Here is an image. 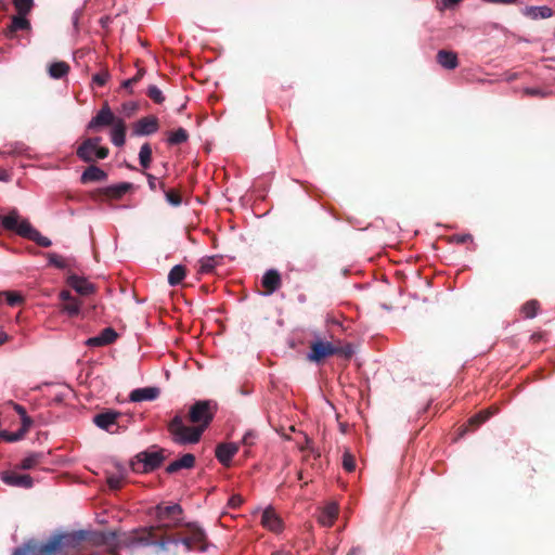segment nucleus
Masks as SVG:
<instances>
[{
	"label": "nucleus",
	"mask_w": 555,
	"mask_h": 555,
	"mask_svg": "<svg viewBox=\"0 0 555 555\" xmlns=\"http://www.w3.org/2000/svg\"><path fill=\"white\" fill-rule=\"evenodd\" d=\"M152 515L157 521L156 526L141 527L122 534L115 543L112 553L117 555L119 548L137 546H155L158 553V541L164 534H170L172 529H179L184 522L183 509L178 503H160L153 509Z\"/></svg>",
	"instance_id": "1"
},
{
	"label": "nucleus",
	"mask_w": 555,
	"mask_h": 555,
	"mask_svg": "<svg viewBox=\"0 0 555 555\" xmlns=\"http://www.w3.org/2000/svg\"><path fill=\"white\" fill-rule=\"evenodd\" d=\"M215 412L216 406L210 401H196L188 413L192 426L185 425L183 415L176 414L167 425L171 440L180 446L197 443L211 423Z\"/></svg>",
	"instance_id": "2"
},
{
	"label": "nucleus",
	"mask_w": 555,
	"mask_h": 555,
	"mask_svg": "<svg viewBox=\"0 0 555 555\" xmlns=\"http://www.w3.org/2000/svg\"><path fill=\"white\" fill-rule=\"evenodd\" d=\"M180 530L172 534H164L158 541V552H167L170 545L182 544L186 552L207 550V535L196 522L182 524Z\"/></svg>",
	"instance_id": "3"
},
{
	"label": "nucleus",
	"mask_w": 555,
	"mask_h": 555,
	"mask_svg": "<svg viewBox=\"0 0 555 555\" xmlns=\"http://www.w3.org/2000/svg\"><path fill=\"white\" fill-rule=\"evenodd\" d=\"M310 351L307 354V359L310 362L321 363L326 358L338 356L346 360L352 358L354 350L351 344L343 345L340 340L328 341L315 335L314 339L310 343Z\"/></svg>",
	"instance_id": "4"
},
{
	"label": "nucleus",
	"mask_w": 555,
	"mask_h": 555,
	"mask_svg": "<svg viewBox=\"0 0 555 555\" xmlns=\"http://www.w3.org/2000/svg\"><path fill=\"white\" fill-rule=\"evenodd\" d=\"M1 225L21 237L35 242L41 247H50L52 242L35 229L27 219L21 218L17 209H11L8 215L0 216Z\"/></svg>",
	"instance_id": "5"
},
{
	"label": "nucleus",
	"mask_w": 555,
	"mask_h": 555,
	"mask_svg": "<svg viewBox=\"0 0 555 555\" xmlns=\"http://www.w3.org/2000/svg\"><path fill=\"white\" fill-rule=\"evenodd\" d=\"M86 531H76L66 534H56L41 544L38 548V555H55L63 547H77L87 539Z\"/></svg>",
	"instance_id": "6"
},
{
	"label": "nucleus",
	"mask_w": 555,
	"mask_h": 555,
	"mask_svg": "<svg viewBox=\"0 0 555 555\" xmlns=\"http://www.w3.org/2000/svg\"><path fill=\"white\" fill-rule=\"evenodd\" d=\"M100 137L86 139L77 149V156L85 163H93L96 159H104L108 156V149L100 146Z\"/></svg>",
	"instance_id": "7"
},
{
	"label": "nucleus",
	"mask_w": 555,
	"mask_h": 555,
	"mask_svg": "<svg viewBox=\"0 0 555 555\" xmlns=\"http://www.w3.org/2000/svg\"><path fill=\"white\" fill-rule=\"evenodd\" d=\"M124 415L120 412L113 410H105L93 416V423L101 429L107 433L115 434L122 427L121 421Z\"/></svg>",
	"instance_id": "8"
},
{
	"label": "nucleus",
	"mask_w": 555,
	"mask_h": 555,
	"mask_svg": "<svg viewBox=\"0 0 555 555\" xmlns=\"http://www.w3.org/2000/svg\"><path fill=\"white\" fill-rule=\"evenodd\" d=\"M164 452V449H158L146 450L138 453L135 457L138 460V465H142L141 470L147 473L158 468L165 461ZM133 469L140 470V467H134Z\"/></svg>",
	"instance_id": "9"
},
{
	"label": "nucleus",
	"mask_w": 555,
	"mask_h": 555,
	"mask_svg": "<svg viewBox=\"0 0 555 555\" xmlns=\"http://www.w3.org/2000/svg\"><path fill=\"white\" fill-rule=\"evenodd\" d=\"M118 118L119 117H116L113 111L111 109L108 103L104 102L101 109L88 122L87 130L96 132L104 127H112V125H114Z\"/></svg>",
	"instance_id": "10"
},
{
	"label": "nucleus",
	"mask_w": 555,
	"mask_h": 555,
	"mask_svg": "<svg viewBox=\"0 0 555 555\" xmlns=\"http://www.w3.org/2000/svg\"><path fill=\"white\" fill-rule=\"evenodd\" d=\"M159 129V120L154 115H149L140 118L133 124L132 134L133 135H151L157 132Z\"/></svg>",
	"instance_id": "11"
},
{
	"label": "nucleus",
	"mask_w": 555,
	"mask_h": 555,
	"mask_svg": "<svg viewBox=\"0 0 555 555\" xmlns=\"http://www.w3.org/2000/svg\"><path fill=\"white\" fill-rule=\"evenodd\" d=\"M1 480L12 487L29 489L34 486V479L26 474H18L13 470H5L1 473Z\"/></svg>",
	"instance_id": "12"
},
{
	"label": "nucleus",
	"mask_w": 555,
	"mask_h": 555,
	"mask_svg": "<svg viewBox=\"0 0 555 555\" xmlns=\"http://www.w3.org/2000/svg\"><path fill=\"white\" fill-rule=\"evenodd\" d=\"M132 189V183L122 182L116 185H111L104 189H100L98 191L96 197L99 199H119L121 198L129 190Z\"/></svg>",
	"instance_id": "13"
},
{
	"label": "nucleus",
	"mask_w": 555,
	"mask_h": 555,
	"mask_svg": "<svg viewBox=\"0 0 555 555\" xmlns=\"http://www.w3.org/2000/svg\"><path fill=\"white\" fill-rule=\"evenodd\" d=\"M496 408H490L487 410H482L478 412L477 414L473 415L468 421L463 430L461 431V435H464L465 433L472 430H476L481 424H483L486 421H488L492 415L496 413Z\"/></svg>",
	"instance_id": "14"
},
{
	"label": "nucleus",
	"mask_w": 555,
	"mask_h": 555,
	"mask_svg": "<svg viewBox=\"0 0 555 555\" xmlns=\"http://www.w3.org/2000/svg\"><path fill=\"white\" fill-rule=\"evenodd\" d=\"M67 284L82 296L90 295L95 289L94 285L90 283L87 279L78 276L76 274H70L67 278Z\"/></svg>",
	"instance_id": "15"
},
{
	"label": "nucleus",
	"mask_w": 555,
	"mask_h": 555,
	"mask_svg": "<svg viewBox=\"0 0 555 555\" xmlns=\"http://www.w3.org/2000/svg\"><path fill=\"white\" fill-rule=\"evenodd\" d=\"M237 451L238 447L235 443H220L216 448V457L223 466H230Z\"/></svg>",
	"instance_id": "16"
},
{
	"label": "nucleus",
	"mask_w": 555,
	"mask_h": 555,
	"mask_svg": "<svg viewBox=\"0 0 555 555\" xmlns=\"http://www.w3.org/2000/svg\"><path fill=\"white\" fill-rule=\"evenodd\" d=\"M118 335L112 327L104 328L98 336L91 337L87 340L88 346L100 347L113 344Z\"/></svg>",
	"instance_id": "17"
},
{
	"label": "nucleus",
	"mask_w": 555,
	"mask_h": 555,
	"mask_svg": "<svg viewBox=\"0 0 555 555\" xmlns=\"http://www.w3.org/2000/svg\"><path fill=\"white\" fill-rule=\"evenodd\" d=\"M266 295H271L281 287V275L276 270H268L261 280Z\"/></svg>",
	"instance_id": "18"
},
{
	"label": "nucleus",
	"mask_w": 555,
	"mask_h": 555,
	"mask_svg": "<svg viewBox=\"0 0 555 555\" xmlns=\"http://www.w3.org/2000/svg\"><path fill=\"white\" fill-rule=\"evenodd\" d=\"M159 393L160 390L157 387L137 388L130 392L129 399L132 402L152 401L155 400Z\"/></svg>",
	"instance_id": "19"
},
{
	"label": "nucleus",
	"mask_w": 555,
	"mask_h": 555,
	"mask_svg": "<svg viewBox=\"0 0 555 555\" xmlns=\"http://www.w3.org/2000/svg\"><path fill=\"white\" fill-rule=\"evenodd\" d=\"M338 505L330 503L324 506L318 515V521L323 527H332L338 516Z\"/></svg>",
	"instance_id": "20"
},
{
	"label": "nucleus",
	"mask_w": 555,
	"mask_h": 555,
	"mask_svg": "<svg viewBox=\"0 0 555 555\" xmlns=\"http://www.w3.org/2000/svg\"><path fill=\"white\" fill-rule=\"evenodd\" d=\"M195 465V456L192 453L183 454L179 460L171 462L167 467L168 474H175L181 469H191Z\"/></svg>",
	"instance_id": "21"
},
{
	"label": "nucleus",
	"mask_w": 555,
	"mask_h": 555,
	"mask_svg": "<svg viewBox=\"0 0 555 555\" xmlns=\"http://www.w3.org/2000/svg\"><path fill=\"white\" fill-rule=\"evenodd\" d=\"M126 130H127V126L122 118H118L117 121L114 125H112L111 140L114 145H116L118 147L125 145Z\"/></svg>",
	"instance_id": "22"
},
{
	"label": "nucleus",
	"mask_w": 555,
	"mask_h": 555,
	"mask_svg": "<svg viewBox=\"0 0 555 555\" xmlns=\"http://www.w3.org/2000/svg\"><path fill=\"white\" fill-rule=\"evenodd\" d=\"M261 524L273 532L282 531L283 525L281 518L271 508H267L261 516Z\"/></svg>",
	"instance_id": "23"
},
{
	"label": "nucleus",
	"mask_w": 555,
	"mask_h": 555,
	"mask_svg": "<svg viewBox=\"0 0 555 555\" xmlns=\"http://www.w3.org/2000/svg\"><path fill=\"white\" fill-rule=\"evenodd\" d=\"M436 60L446 69H454L459 66L457 54L453 51L439 50Z\"/></svg>",
	"instance_id": "24"
},
{
	"label": "nucleus",
	"mask_w": 555,
	"mask_h": 555,
	"mask_svg": "<svg viewBox=\"0 0 555 555\" xmlns=\"http://www.w3.org/2000/svg\"><path fill=\"white\" fill-rule=\"evenodd\" d=\"M107 178V173L100 167L91 165L82 172L80 177L81 183L86 184L89 182H100Z\"/></svg>",
	"instance_id": "25"
},
{
	"label": "nucleus",
	"mask_w": 555,
	"mask_h": 555,
	"mask_svg": "<svg viewBox=\"0 0 555 555\" xmlns=\"http://www.w3.org/2000/svg\"><path fill=\"white\" fill-rule=\"evenodd\" d=\"M26 15H16L11 20V24L7 27L5 35L13 37L18 30H27L30 28L29 21L25 17Z\"/></svg>",
	"instance_id": "26"
},
{
	"label": "nucleus",
	"mask_w": 555,
	"mask_h": 555,
	"mask_svg": "<svg viewBox=\"0 0 555 555\" xmlns=\"http://www.w3.org/2000/svg\"><path fill=\"white\" fill-rule=\"evenodd\" d=\"M44 457L46 456L42 452L30 453L29 455H27L26 457H24L21 461L18 468L24 469V470L33 469L37 465L41 464L43 462Z\"/></svg>",
	"instance_id": "27"
},
{
	"label": "nucleus",
	"mask_w": 555,
	"mask_h": 555,
	"mask_svg": "<svg viewBox=\"0 0 555 555\" xmlns=\"http://www.w3.org/2000/svg\"><path fill=\"white\" fill-rule=\"evenodd\" d=\"M186 276V268L182 264H176L168 274V283L171 286L179 285Z\"/></svg>",
	"instance_id": "28"
},
{
	"label": "nucleus",
	"mask_w": 555,
	"mask_h": 555,
	"mask_svg": "<svg viewBox=\"0 0 555 555\" xmlns=\"http://www.w3.org/2000/svg\"><path fill=\"white\" fill-rule=\"evenodd\" d=\"M69 68V65L64 61L54 62L49 66V75L54 79H61L68 74Z\"/></svg>",
	"instance_id": "29"
},
{
	"label": "nucleus",
	"mask_w": 555,
	"mask_h": 555,
	"mask_svg": "<svg viewBox=\"0 0 555 555\" xmlns=\"http://www.w3.org/2000/svg\"><path fill=\"white\" fill-rule=\"evenodd\" d=\"M159 188L164 191L166 201L171 206L178 207L181 205L182 197L178 190H175V189L166 190L165 184L163 182L159 183Z\"/></svg>",
	"instance_id": "30"
},
{
	"label": "nucleus",
	"mask_w": 555,
	"mask_h": 555,
	"mask_svg": "<svg viewBox=\"0 0 555 555\" xmlns=\"http://www.w3.org/2000/svg\"><path fill=\"white\" fill-rule=\"evenodd\" d=\"M528 14L531 18L538 20V18H548L553 14V10L550 7L542 5V7H531L528 9Z\"/></svg>",
	"instance_id": "31"
},
{
	"label": "nucleus",
	"mask_w": 555,
	"mask_h": 555,
	"mask_svg": "<svg viewBox=\"0 0 555 555\" xmlns=\"http://www.w3.org/2000/svg\"><path fill=\"white\" fill-rule=\"evenodd\" d=\"M189 139V133L184 128H179L176 131L170 132L168 137V144L178 145L186 142Z\"/></svg>",
	"instance_id": "32"
},
{
	"label": "nucleus",
	"mask_w": 555,
	"mask_h": 555,
	"mask_svg": "<svg viewBox=\"0 0 555 555\" xmlns=\"http://www.w3.org/2000/svg\"><path fill=\"white\" fill-rule=\"evenodd\" d=\"M139 162L144 169L150 167L152 162V147L149 143H144L141 146L139 152Z\"/></svg>",
	"instance_id": "33"
},
{
	"label": "nucleus",
	"mask_w": 555,
	"mask_h": 555,
	"mask_svg": "<svg viewBox=\"0 0 555 555\" xmlns=\"http://www.w3.org/2000/svg\"><path fill=\"white\" fill-rule=\"evenodd\" d=\"M540 309V304L535 299H531L525 302L521 307V312L525 318L531 319L534 318Z\"/></svg>",
	"instance_id": "34"
},
{
	"label": "nucleus",
	"mask_w": 555,
	"mask_h": 555,
	"mask_svg": "<svg viewBox=\"0 0 555 555\" xmlns=\"http://www.w3.org/2000/svg\"><path fill=\"white\" fill-rule=\"evenodd\" d=\"M80 305H81L80 300H78L77 298L74 297V298H72V300L63 304L62 310L65 311L69 317H75L80 311Z\"/></svg>",
	"instance_id": "35"
},
{
	"label": "nucleus",
	"mask_w": 555,
	"mask_h": 555,
	"mask_svg": "<svg viewBox=\"0 0 555 555\" xmlns=\"http://www.w3.org/2000/svg\"><path fill=\"white\" fill-rule=\"evenodd\" d=\"M218 260L217 257H205L199 260V272L202 273H210L214 271L217 266Z\"/></svg>",
	"instance_id": "36"
},
{
	"label": "nucleus",
	"mask_w": 555,
	"mask_h": 555,
	"mask_svg": "<svg viewBox=\"0 0 555 555\" xmlns=\"http://www.w3.org/2000/svg\"><path fill=\"white\" fill-rule=\"evenodd\" d=\"M13 5L20 15H27L34 5V0H13Z\"/></svg>",
	"instance_id": "37"
},
{
	"label": "nucleus",
	"mask_w": 555,
	"mask_h": 555,
	"mask_svg": "<svg viewBox=\"0 0 555 555\" xmlns=\"http://www.w3.org/2000/svg\"><path fill=\"white\" fill-rule=\"evenodd\" d=\"M343 467L348 473L356 469V457L349 450H346L343 454Z\"/></svg>",
	"instance_id": "38"
},
{
	"label": "nucleus",
	"mask_w": 555,
	"mask_h": 555,
	"mask_svg": "<svg viewBox=\"0 0 555 555\" xmlns=\"http://www.w3.org/2000/svg\"><path fill=\"white\" fill-rule=\"evenodd\" d=\"M24 437H25V435L21 430H17V431L2 430V431H0V438L7 442H16V441L22 440Z\"/></svg>",
	"instance_id": "39"
},
{
	"label": "nucleus",
	"mask_w": 555,
	"mask_h": 555,
	"mask_svg": "<svg viewBox=\"0 0 555 555\" xmlns=\"http://www.w3.org/2000/svg\"><path fill=\"white\" fill-rule=\"evenodd\" d=\"M146 95L156 104H162L165 101L162 90L156 86H150L147 88Z\"/></svg>",
	"instance_id": "40"
},
{
	"label": "nucleus",
	"mask_w": 555,
	"mask_h": 555,
	"mask_svg": "<svg viewBox=\"0 0 555 555\" xmlns=\"http://www.w3.org/2000/svg\"><path fill=\"white\" fill-rule=\"evenodd\" d=\"M2 295L11 307L20 306L24 300L23 296L16 292H3Z\"/></svg>",
	"instance_id": "41"
},
{
	"label": "nucleus",
	"mask_w": 555,
	"mask_h": 555,
	"mask_svg": "<svg viewBox=\"0 0 555 555\" xmlns=\"http://www.w3.org/2000/svg\"><path fill=\"white\" fill-rule=\"evenodd\" d=\"M448 241L450 243H454V244H457V245H462V244H466V243H473L474 242V237L472 234H453L451 236H449Z\"/></svg>",
	"instance_id": "42"
},
{
	"label": "nucleus",
	"mask_w": 555,
	"mask_h": 555,
	"mask_svg": "<svg viewBox=\"0 0 555 555\" xmlns=\"http://www.w3.org/2000/svg\"><path fill=\"white\" fill-rule=\"evenodd\" d=\"M109 79V73L107 70H101L92 76V81L99 87H103Z\"/></svg>",
	"instance_id": "43"
},
{
	"label": "nucleus",
	"mask_w": 555,
	"mask_h": 555,
	"mask_svg": "<svg viewBox=\"0 0 555 555\" xmlns=\"http://www.w3.org/2000/svg\"><path fill=\"white\" fill-rule=\"evenodd\" d=\"M138 104L133 101H128L122 103L121 105V113L126 117H131L137 111H138Z\"/></svg>",
	"instance_id": "44"
},
{
	"label": "nucleus",
	"mask_w": 555,
	"mask_h": 555,
	"mask_svg": "<svg viewBox=\"0 0 555 555\" xmlns=\"http://www.w3.org/2000/svg\"><path fill=\"white\" fill-rule=\"evenodd\" d=\"M124 478L121 476L112 475L107 477V485L112 490H119L122 487Z\"/></svg>",
	"instance_id": "45"
},
{
	"label": "nucleus",
	"mask_w": 555,
	"mask_h": 555,
	"mask_svg": "<svg viewBox=\"0 0 555 555\" xmlns=\"http://www.w3.org/2000/svg\"><path fill=\"white\" fill-rule=\"evenodd\" d=\"M48 259H49L50 264H52L59 269L65 268V261L60 255L50 253V254H48Z\"/></svg>",
	"instance_id": "46"
},
{
	"label": "nucleus",
	"mask_w": 555,
	"mask_h": 555,
	"mask_svg": "<svg viewBox=\"0 0 555 555\" xmlns=\"http://www.w3.org/2000/svg\"><path fill=\"white\" fill-rule=\"evenodd\" d=\"M144 73H145L144 69H142V68L139 69L138 73L132 78L127 79L122 82V88L128 89L132 85L137 83L144 76Z\"/></svg>",
	"instance_id": "47"
},
{
	"label": "nucleus",
	"mask_w": 555,
	"mask_h": 555,
	"mask_svg": "<svg viewBox=\"0 0 555 555\" xmlns=\"http://www.w3.org/2000/svg\"><path fill=\"white\" fill-rule=\"evenodd\" d=\"M35 551H36V546L26 544L22 547L15 548L12 555H30V554H34Z\"/></svg>",
	"instance_id": "48"
},
{
	"label": "nucleus",
	"mask_w": 555,
	"mask_h": 555,
	"mask_svg": "<svg viewBox=\"0 0 555 555\" xmlns=\"http://www.w3.org/2000/svg\"><path fill=\"white\" fill-rule=\"evenodd\" d=\"M257 435L254 430H248L242 438V443L247 447H251L255 443Z\"/></svg>",
	"instance_id": "49"
},
{
	"label": "nucleus",
	"mask_w": 555,
	"mask_h": 555,
	"mask_svg": "<svg viewBox=\"0 0 555 555\" xmlns=\"http://www.w3.org/2000/svg\"><path fill=\"white\" fill-rule=\"evenodd\" d=\"M21 421H22V426L18 430L23 431V434L26 436V434L28 433V430L31 427L34 422H33L31 417H29L28 415L21 417Z\"/></svg>",
	"instance_id": "50"
},
{
	"label": "nucleus",
	"mask_w": 555,
	"mask_h": 555,
	"mask_svg": "<svg viewBox=\"0 0 555 555\" xmlns=\"http://www.w3.org/2000/svg\"><path fill=\"white\" fill-rule=\"evenodd\" d=\"M116 533L115 532H104L101 534V542L106 545H111L113 542L116 541Z\"/></svg>",
	"instance_id": "51"
},
{
	"label": "nucleus",
	"mask_w": 555,
	"mask_h": 555,
	"mask_svg": "<svg viewBox=\"0 0 555 555\" xmlns=\"http://www.w3.org/2000/svg\"><path fill=\"white\" fill-rule=\"evenodd\" d=\"M243 503V498L238 494L232 495L229 500V505L232 508H237Z\"/></svg>",
	"instance_id": "52"
},
{
	"label": "nucleus",
	"mask_w": 555,
	"mask_h": 555,
	"mask_svg": "<svg viewBox=\"0 0 555 555\" xmlns=\"http://www.w3.org/2000/svg\"><path fill=\"white\" fill-rule=\"evenodd\" d=\"M13 409L15 410V412L21 416V417H24L27 415L26 413V409L21 405V404H17V403H13Z\"/></svg>",
	"instance_id": "53"
},
{
	"label": "nucleus",
	"mask_w": 555,
	"mask_h": 555,
	"mask_svg": "<svg viewBox=\"0 0 555 555\" xmlns=\"http://www.w3.org/2000/svg\"><path fill=\"white\" fill-rule=\"evenodd\" d=\"M146 177H147V182H149L150 189L152 191H155L156 190V178L151 173H146Z\"/></svg>",
	"instance_id": "54"
},
{
	"label": "nucleus",
	"mask_w": 555,
	"mask_h": 555,
	"mask_svg": "<svg viewBox=\"0 0 555 555\" xmlns=\"http://www.w3.org/2000/svg\"><path fill=\"white\" fill-rule=\"evenodd\" d=\"M60 298H61V299L64 301V304H65L66 301L72 300V298H74V297L72 296V294H70V292H69V291H62V292L60 293Z\"/></svg>",
	"instance_id": "55"
},
{
	"label": "nucleus",
	"mask_w": 555,
	"mask_h": 555,
	"mask_svg": "<svg viewBox=\"0 0 555 555\" xmlns=\"http://www.w3.org/2000/svg\"><path fill=\"white\" fill-rule=\"evenodd\" d=\"M364 551L361 546H353L347 555H363Z\"/></svg>",
	"instance_id": "56"
},
{
	"label": "nucleus",
	"mask_w": 555,
	"mask_h": 555,
	"mask_svg": "<svg viewBox=\"0 0 555 555\" xmlns=\"http://www.w3.org/2000/svg\"><path fill=\"white\" fill-rule=\"evenodd\" d=\"M10 177L7 170L0 169V181H9Z\"/></svg>",
	"instance_id": "57"
},
{
	"label": "nucleus",
	"mask_w": 555,
	"mask_h": 555,
	"mask_svg": "<svg viewBox=\"0 0 555 555\" xmlns=\"http://www.w3.org/2000/svg\"><path fill=\"white\" fill-rule=\"evenodd\" d=\"M488 2H491V3H504V4H509V3H514L516 0H487Z\"/></svg>",
	"instance_id": "58"
},
{
	"label": "nucleus",
	"mask_w": 555,
	"mask_h": 555,
	"mask_svg": "<svg viewBox=\"0 0 555 555\" xmlns=\"http://www.w3.org/2000/svg\"><path fill=\"white\" fill-rule=\"evenodd\" d=\"M8 339V335L3 332L0 333V346L4 344Z\"/></svg>",
	"instance_id": "59"
},
{
	"label": "nucleus",
	"mask_w": 555,
	"mask_h": 555,
	"mask_svg": "<svg viewBox=\"0 0 555 555\" xmlns=\"http://www.w3.org/2000/svg\"><path fill=\"white\" fill-rule=\"evenodd\" d=\"M289 552H285V551H276V552H273L271 555H288Z\"/></svg>",
	"instance_id": "60"
},
{
	"label": "nucleus",
	"mask_w": 555,
	"mask_h": 555,
	"mask_svg": "<svg viewBox=\"0 0 555 555\" xmlns=\"http://www.w3.org/2000/svg\"><path fill=\"white\" fill-rule=\"evenodd\" d=\"M541 337H542V335H541L540 333H535V334H533V335H532V337H531V338H532L533 340H539V339H541Z\"/></svg>",
	"instance_id": "61"
},
{
	"label": "nucleus",
	"mask_w": 555,
	"mask_h": 555,
	"mask_svg": "<svg viewBox=\"0 0 555 555\" xmlns=\"http://www.w3.org/2000/svg\"><path fill=\"white\" fill-rule=\"evenodd\" d=\"M527 93L535 95V94H539V91L538 90H533V89H528Z\"/></svg>",
	"instance_id": "62"
},
{
	"label": "nucleus",
	"mask_w": 555,
	"mask_h": 555,
	"mask_svg": "<svg viewBox=\"0 0 555 555\" xmlns=\"http://www.w3.org/2000/svg\"><path fill=\"white\" fill-rule=\"evenodd\" d=\"M449 3L456 4L461 2L462 0H447Z\"/></svg>",
	"instance_id": "63"
},
{
	"label": "nucleus",
	"mask_w": 555,
	"mask_h": 555,
	"mask_svg": "<svg viewBox=\"0 0 555 555\" xmlns=\"http://www.w3.org/2000/svg\"><path fill=\"white\" fill-rule=\"evenodd\" d=\"M298 478L302 479V473L301 472L298 473Z\"/></svg>",
	"instance_id": "64"
}]
</instances>
